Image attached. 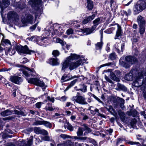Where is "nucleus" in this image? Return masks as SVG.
I'll list each match as a JSON object with an SVG mask.
<instances>
[{
    "label": "nucleus",
    "mask_w": 146,
    "mask_h": 146,
    "mask_svg": "<svg viewBox=\"0 0 146 146\" xmlns=\"http://www.w3.org/2000/svg\"><path fill=\"white\" fill-rule=\"evenodd\" d=\"M85 62L86 60L85 59H80L76 62L64 60L61 64L62 66L61 70L64 72H65L66 69L68 68L70 71L72 70L76 69L81 64H83Z\"/></svg>",
    "instance_id": "obj_1"
},
{
    "label": "nucleus",
    "mask_w": 146,
    "mask_h": 146,
    "mask_svg": "<svg viewBox=\"0 0 146 146\" xmlns=\"http://www.w3.org/2000/svg\"><path fill=\"white\" fill-rule=\"evenodd\" d=\"M124 60L125 61H121L120 60L119 62L121 65L125 68H129L131 65L137 63L138 61L135 57L131 55L126 56Z\"/></svg>",
    "instance_id": "obj_2"
},
{
    "label": "nucleus",
    "mask_w": 146,
    "mask_h": 146,
    "mask_svg": "<svg viewBox=\"0 0 146 146\" xmlns=\"http://www.w3.org/2000/svg\"><path fill=\"white\" fill-rule=\"evenodd\" d=\"M14 46L16 50L21 55H22L23 54L31 55V53H35V51L29 49L27 45L23 46L20 44L19 45L17 44H15V46Z\"/></svg>",
    "instance_id": "obj_3"
},
{
    "label": "nucleus",
    "mask_w": 146,
    "mask_h": 146,
    "mask_svg": "<svg viewBox=\"0 0 146 146\" xmlns=\"http://www.w3.org/2000/svg\"><path fill=\"white\" fill-rule=\"evenodd\" d=\"M146 9V0L140 1L135 4L133 9V13L134 15H137Z\"/></svg>",
    "instance_id": "obj_4"
},
{
    "label": "nucleus",
    "mask_w": 146,
    "mask_h": 146,
    "mask_svg": "<svg viewBox=\"0 0 146 146\" xmlns=\"http://www.w3.org/2000/svg\"><path fill=\"white\" fill-rule=\"evenodd\" d=\"M137 21L139 26V33L141 35H143L145 31L146 21L144 18L140 15L137 16Z\"/></svg>",
    "instance_id": "obj_5"
},
{
    "label": "nucleus",
    "mask_w": 146,
    "mask_h": 146,
    "mask_svg": "<svg viewBox=\"0 0 146 146\" xmlns=\"http://www.w3.org/2000/svg\"><path fill=\"white\" fill-rule=\"evenodd\" d=\"M26 79L29 83L38 86L42 87L44 86L45 85V83L43 80L41 81L38 78H26Z\"/></svg>",
    "instance_id": "obj_6"
},
{
    "label": "nucleus",
    "mask_w": 146,
    "mask_h": 146,
    "mask_svg": "<svg viewBox=\"0 0 146 146\" xmlns=\"http://www.w3.org/2000/svg\"><path fill=\"white\" fill-rule=\"evenodd\" d=\"M33 19V17L31 14H27L26 17H24L21 19V22L23 26H27V24L28 23L32 24Z\"/></svg>",
    "instance_id": "obj_7"
},
{
    "label": "nucleus",
    "mask_w": 146,
    "mask_h": 146,
    "mask_svg": "<svg viewBox=\"0 0 146 146\" xmlns=\"http://www.w3.org/2000/svg\"><path fill=\"white\" fill-rule=\"evenodd\" d=\"M72 100L76 103L82 105L88 104L86 101V99L82 96H74L72 97Z\"/></svg>",
    "instance_id": "obj_8"
},
{
    "label": "nucleus",
    "mask_w": 146,
    "mask_h": 146,
    "mask_svg": "<svg viewBox=\"0 0 146 146\" xmlns=\"http://www.w3.org/2000/svg\"><path fill=\"white\" fill-rule=\"evenodd\" d=\"M135 72L136 71L135 70H131L129 73L125 75L124 79L128 81H132L136 76Z\"/></svg>",
    "instance_id": "obj_9"
},
{
    "label": "nucleus",
    "mask_w": 146,
    "mask_h": 146,
    "mask_svg": "<svg viewBox=\"0 0 146 146\" xmlns=\"http://www.w3.org/2000/svg\"><path fill=\"white\" fill-rule=\"evenodd\" d=\"M41 0H31V2L32 3L31 7L36 11L40 12V5L41 3Z\"/></svg>",
    "instance_id": "obj_10"
},
{
    "label": "nucleus",
    "mask_w": 146,
    "mask_h": 146,
    "mask_svg": "<svg viewBox=\"0 0 146 146\" xmlns=\"http://www.w3.org/2000/svg\"><path fill=\"white\" fill-rule=\"evenodd\" d=\"M9 80L14 83L20 84L23 82V78L17 76H10Z\"/></svg>",
    "instance_id": "obj_11"
},
{
    "label": "nucleus",
    "mask_w": 146,
    "mask_h": 146,
    "mask_svg": "<svg viewBox=\"0 0 146 146\" xmlns=\"http://www.w3.org/2000/svg\"><path fill=\"white\" fill-rule=\"evenodd\" d=\"M14 43L15 44H14V42H13V49L11 48V47H9L8 48L7 47L4 48V50H5V54L6 55H7L9 53L10 55L12 56L15 54L16 52L15 50H16L15 49L14 46H15V44H16L15 42H14Z\"/></svg>",
    "instance_id": "obj_12"
},
{
    "label": "nucleus",
    "mask_w": 146,
    "mask_h": 146,
    "mask_svg": "<svg viewBox=\"0 0 146 146\" xmlns=\"http://www.w3.org/2000/svg\"><path fill=\"white\" fill-rule=\"evenodd\" d=\"M81 125L83 127H82V128L84 131H85L84 133V135L86 136L88 133L92 131L93 130L89 127L88 124L84 123L82 124H81Z\"/></svg>",
    "instance_id": "obj_13"
},
{
    "label": "nucleus",
    "mask_w": 146,
    "mask_h": 146,
    "mask_svg": "<svg viewBox=\"0 0 146 146\" xmlns=\"http://www.w3.org/2000/svg\"><path fill=\"white\" fill-rule=\"evenodd\" d=\"M80 58V56L79 55H77L75 53H71L70 55L67 57L66 59L65 60L71 61H73L74 60L81 59Z\"/></svg>",
    "instance_id": "obj_14"
},
{
    "label": "nucleus",
    "mask_w": 146,
    "mask_h": 146,
    "mask_svg": "<svg viewBox=\"0 0 146 146\" xmlns=\"http://www.w3.org/2000/svg\"><path fill=\"white\" fill-rule=\"evenodd\" d=\"M116 24L117 25V29L114 37L115 39H117L119 37L122 36L123 33L121 27L118 23H117Z\"/></svg>",
    "instance_id": "obj_15"
},
{
    "label": "nucleus",
    "mask_w": 146,
    "mask_h": 146,
    "mask_svg": "<svg viewBox=\"0 0 146 146\" xmlns=\"http://www.w3.org/2000/svg\"><path fill=\"white\" fill-rule=\"evenodd\" d=\"M95 16V15L93 14L92 15L89 16L85 17L82 21V24L85 25L88 23H90L94 19Z\"/></svg>",
    "instance_id": "obj_16"
},
{
    "label": "nucleus",
    "mask_w": 146,
    "mask_h": 146,
    "mask_svg": "<svg viewBox=\"0 0 146 146\" xmlns=\"http://www.w3.org/2000/svg\"><path fill=\"white\" fill-rule=\"evenodd\" d=\"M9 0H3L0 2V7L1 9H4L7 8L10 4Z\"/></svg>",
    "instance_id": "obj_17"
},
{
    "label": "nucleus",
    "mask_w": 146,
    "mask_h": 146,
    "mask_svg": "<svg viewBox=\"0 0 146 146\" xmlns=\"http://www.w3.org/2000/svg\"><path fill=\"white\" fill-rule=\"evenodd\" d=\"M45 38L40 37L39 36H34V39L33 40V42H36L39 45H42L43 44V40Z\"/></svg>",
    "instance_id": "obj_18"
},
{
    "label": "nucleus",
    "mask_w": 146,
    "mask_h": 146,
    "mask_svg": "<svg viewBox=\"0 0 146 146\" xmlns=\"http://www.w3.org/2000/svg\"><path fill=\"white\" fill-rule=\"evenodd\" d=\"M113 70L108 69L107 70H104V72H110V78L113 80H116L118 81L119 79L115 77V74L112 71Z\"/></svg>",
    "instance_id": "obj_19"
},
{
    "label": "nucleus",
    "mask_w": 146,
    "mask_h": 146,
    "mask_svg": "<svg viewBox=\"0 0 146 146\" xmlns=\"http://www.w3.org/2000/svg\"><path fill=\"white\" fill-rule=\"evenodd\" d=\"M81 32L84 33H86V35H88L90 34L95 30L94 27H92L91 28H85L83 29H81Z\"/></svg>",
    "instance_id": "obj_20"
},
{
    "label": "nucleus",
    "mask_w": 146,
    "mask_h": 146,
    "mask_svg": "<svg viewBox=\"0 0 146 146\" xmlns=\"http://www.w3.org/2000/svg\"><path fill=\"white\" fill-rule=\"evenodd\" d=\"M115 74V77L117 78L119 80L118 81L114 80L116 82H119L120 81L119 78L122 77L124 75V72H120L119 70H115L114 72Z\"/></svg>",
    "instance_id": "obj_21"
},
{
    "label": "nucleus",
    "mask_w": 146,
    "mask_h": 146,
    "mask_svg": "<svg viewBox=\"0 0 146 146\" xmlns=\"http://www.w3.org/2000/svg\"><path fill=\"white\" fill-rule=\"evenodd\" d=\"M86 3L87 10L89 11L92 10L94 7L93 1L92 0H86Z\"/></svg>",
    "instance_id": "obj_22"
},
{
    "label": "nucleus",
    "mask_w": 146,
    "mask_h": 146,
    "mask_svg": "<svg viewBox=\"0 0 146 146\" xmlns=\"http://www.w3.org/2000/svg\"><path fill=\"white\" fill-rule=\"evenodd\" d=\"M58 59L56 58H51L49 59V63L52 66H57L59 64V63L58 62Z\"/></svg>",
    "instance_id": "obj_23"
},
{
    "label": "nucleus",
    "mask_w": 146,
    "mask_h": 146,
    "mask_svg": "<svg viewBox=\"0 0 146 146\" xmlns=\"http://www.w3.org/2000/svg\"><path fill=\"white\" fill-rule=\"evenodd\" d=\"M132 110V109L130 110V111H128V114L129 115H132L134 117H135L139 113L136 109H134Z\"/></svg>",
    "instance_id": "obj_24"
},
{
    "label": "nucleus",
    "mask_w": 146,
    "mask_h": 146,
    "mask_svg": "<svg viewBox=\"0 0 146 146\" xmlns=\"http://www.w3.org/2000/svg\"><path fill=\"white\" fill-rule=\"evenodd\" d=\"M136 76L134 78V82H135L138 83L139 82L140 80V79L143 78V75L140 74H138L137 75V74L135 72Z\"/></svg>",
    "instance_id": "obj_25"
},
{
    "label": "nucleus",
    "mask_w": 146,
    "mask_h": 146,
    "mask_svg": "<svg viewBox=\"0 0 146 146\" xmlns=\"http://www.w3.org/2000/svg\"><path fill=\"white\" fill-rule=\"evenodd\" d=\"M14 114L19 115H21L22 116H25L27 114V112H24L22 111H19L16 110H14Z\"/></svg>",
    "instance_id": "obj_26"
},
{
    "label": "nucleus",
    "mask_w": 146,
    "mask_h": 146,
    "mask_svg": "<svg viewBox=\"0 0 146 146\" xmlns=\"http://www.w3.org/2000/svg\"><path fill=\"white\" fill-rule=\"evenodd\" d=\"M9 109H7L3 111H1V114L3 116L5 117L12 114V113Z\"/></svg>",
    "instance_id": "obj_27"
},
{
    "label": "nucleus",
    "mask_w": 146,
    "mask_h": 146,
    "mask_svg": "<svg viewBox=\"0 0 146 146\" xmlns=\"http://www.w3.org/2000/svg\"><path fill=\"white\" fill-rule=\"evenodd\" d=\"M7 45V44H9L11 47V44L10 41L8 39H4L2 40L1 41V44L2 45H4V44Z\"/></svg>",
    "instance_id": "obj_28"
},
{
    "label": "nucleus",
    "mask_w": 146,
    "mask_h": 146,
    "mask_svg": "<svg viewBox=\"0 0 146 146\" xmlns=\"http://www.w3.org/2000/svg\"><path fill=\"white\" fill-rule=\"evenodd\" d=\"M78 80L77 79H75L73 81H72L70 84L68 85V86L66 87V89L65 90V91L68 90L71 87L73 86L76 82L78 81Z\"/></svg>",
    "instance_id": "obj_29"
},
{
    "label": "nucleus",
    "mask_w": 146,
    "mask_h": 146,
    "mask_svg": "<svg viewBox=\"0 0 146 146\" xmlns=\"http://www.w3.org/2000/svg\"><path fill=\"white\" fill-rule=\"evenodd\" d=\"M100 20V17H98L94 20L93 21V23L94 25L92 27H94L95 29L98 25L99 24V22Z\"/></svg>",
    "instance_id": "obj_30"
},
{
    "label": "nucleus",
    "mask_w": 146,
    "mask_h": 146,
    "mask_svg": "<svg viewBox=\"0 0 146 146\" xmlns=\"http://www.w3.org/2000/svg\"><path fill=\"white\" fill-rule=\"evenodd\" d=\"M79 86H80L81 88H79L78 90H77L81 91L83 92H85L87 91V86L84 84H80Z\"/></svg>",
    "instance_id": "obj_31"
},
{
    "label": "nucleus",
    "mask_w": 146,
    "mask_h": 146,
    "mask_svg": "<svg viewBox=\"0 0 146 146\" xmlns=\"http://www.w3.org/2000/svg\"><path fill=\"white\" fill-rule=\"evenodd\" d=\"M88 94L90 97H93L99 102L100 103L102 104L103 103V102L99 98H98V97L96 96L94 94H92L91 92H88Z\"/></svg>",
    "instance_id": "obj_32"
},
{
    "label": "nucleus",
    "mask_w": 146,
    "mask_h": 146,
    "mask_svg": "<svg viewBox=\"0 0 146 146\" xmlns=\"http://www.w3.org/2000/svg\"><path fill=\"white\" fill-rule=\"evenodd\" d=\"M26 69L30 72V74L31 76H35V74H35L36 73L35 71L34 70L33 68L30 69L29 68L26 66L25 68Z\"/></svg>",
    "instance_id": "obj_33"
},
{
    "label": "nucleus",
    "mask_w": 146,
    "mask_h": 146,
    "mask_svg": "<svg viewBox=\"0 0 146 146\" xmlns=\"http://www.w3.org/2000/svg\"><path fill=\"white\" fill-rule=\"evenodd\" d=\"M33 136H30L29 139L28 140L27 143L25 145V146H31L33 144Z\"/></svg>",
    "instance_id": "obj_34"
},
{
    "label": "nucleus",
    "mask_w": 146,
    "mask_h": 146,
    "mask_svg": "<svg viewBox=\"0 0 146 146\" xmlns=\"http://www.w3.org/2000/svg\"><path fill=\"white\" fill-rule=\"evenodd\" d=\"M118 88L124 92H126L127 90V88L124 85H121L120 83H118Z\"/></svg>",
    "instance_id": "obj_35"
},
{
    "label": "nucleus",
    "mask_w": 146,
    "mask_h": 146,
    "mask_svg": "<svg viewBox=\"0 0 146 146\" xmlns=\"http://www.w3.org/2000/svg\"><path fill=\"white\" fill-rule=\"evenodd\" d=\"M33 130V128L32 127H29L23 130V132L27 134H29L30 133L32 132Z\"/></svg>",
    "instance_id": "obj_36"
},
{
    "label": "nucleus",
    "mask_w": 146,
    "mask_h": 146,
    "mask_svg": "<svg viewBox=\"0 0 146 146\" xmlns=\"http://www.w3.org/2000/svg\"><path fill=\"white\" fill-rule=\"evenodd\" d=\"M82 127H79L77 133L78 136H80L83 135V132Z\"/></svg>",
    "instance_id": "obj_37"
},
{
    "label": "nucleus",
    "mask_w": 146,
    "mask_h": 146,
    "mask_svg": "<svg viewBox=\"0 0 146 146\" xmlns=\"http://www.w3.org/2000/svg\"><path fill=\"white\" fill-rule=\"evenodd\" d=\"M121 15L122 16H123L125 15L127 17L129 15H130L131 13V12L130 9L128 10V13L126 11L124 10L121 11Z\"/></svg>",
    "instance_id": "obj_38"
},
{
    "label": "nucleus",
    "mask_w": 146,
    "mask_h": 146,
    "mask_svg": "<svg viewBox=\"0 0 146 146\" xmlns=\"http://www.w3.org/2000/svg\"><path fill=\"white\" fill-rule=\"evenodd\" d=\"M66 146H74V142L70 140L66 141L64 142Z\"/></svg>",
    "instance_id": "obj_39"
},
{
    "label": "nucleus",
    "mask_w": 146,
    "mask_h": 146,
    "mask_svg": "<svg viewBox=\"0 0 146 146\" xmlns=\"http://www.w3.org/2000/svg\"><path fill=\"white\" fill-rule=\"evenodd\" d=\"M16 5L17 8L20 9L21 10H23L25 8L23 4L20 2H17L16 4Z\"/></svg>",
    "instance_id": "obj_40"
},
{
    "label": "nucleus",
    "mask_w": 146,
    "mask_h": 146,
    "mask_svg": "<svg viewBox=\"0 0 146 146\" xmlns=\"http://www.w3.org/2000/svg\"><path fill=\"white\" fill-rule=\"evenodd\" d=\"M115 30L114 27H111L108 28L104 31V32L107 34H111L112 33L113 31Z\"/></svg>",
    "instance_id": "obj_41"
},
{
    "label": "nucleus",
    "mask_w": 146,
    "mask_h": 146,
    "mask_svg": "<svg viewBox=\"0 0 146 146\" xmlns=\"http://www.w3.org/2000/svg\"><path fill=\"white\" fill-rule=\"evenodd\" d=\"M90 143H92L94 146H98V143L96 141L92 138H88Z\"/></svg>",
    "instance_id": "obj_42"
},
{
    "label": "nucleus",
    "mask_w": 146,
    "mask_h": 146,
    "mask_svg": "<svg viewBox=\"0 0 146 146\" xmlns=\"http://www.w3.org/2000/svg\"><path fill=\"white\" fill-rule=\"evenodd\" d=\"M43 125H44L45 126L48 127L49 128H51L52 127V125L49 122L43 120Z\"/></svg>",
    "instance_id": "obj_43"
},
{
    "label": "nucleus",
    "mask_w": 146,
    "mask_h": 146,
    "mask_svg": "<svg viewBox=\"0 0 146 146\" xmlns=\"http://www.w3.org/2000/svg\"><path fill=\"white\" fill-rule=\"evenodd\" d=\"M137 122V120L136 119L134 118L132 119L130 122V125L132 128H133Z\"/></svg>",
    "instance_id": "obj_44"
},
{
    "label": "nucleus",
    "mask_w": 146,
    "mask_h": 146,
    "mask_svg": "<svg viewBox=\"0 0 146 146\" xmlns=\"http://www.w3.org/2000/svg\"><path fill=\"white\" fill-rule=\"evenodd\" d=\"M69 74H64L62 76L61 80L63 81V82H65L64 81L66 80L65 79L66 78H68V79L71 78V76H68Z\"/></svg>",
    "instance_id": "obj_45"
},
{
    "label": "nucleus",
    "mask_w": 146,
    "mask_h": 146,
    "mask_svg": "<svg viewBox=\"0 0 146 146\" xmlns=\"http://www.w3.org/2000/svg\"><path fill=\"white\" fill-rule=\"evenodd\" d=\"M60 54V53L57 50H54L52 51V54L56 58L59 56Z\"/></svg>",
    "instance_id": "obj_46"
},
{
    "label": "nucleus",
    "mask_w": 146,
    "mask_h": 146,
    "mask_svg": "<svg viewBox=\"0 0 146 146\" xmlns=\"http://www.w3.org/2000/svg\"><path fill=\"white\" fill-rule=\"evenodd\" d=\"M112 64L111 62H109L108 63H106L104 64H102L101 65H100V66L98 67H97V70H98L99 71L100 69L101 68L103 67L106 66H109L111 65Z\"/></svg>",
    "instance_id": "obj_47"
},
{
    "label": "nucleus",
    "mask_w": 146,
    "mask_h": 146,
    "mask_svg": "<svg viewBox=\"0 0 146 146\" xmlns=\"http://www.w3.org/2000/svg\"><path fill=\"white\" fill-rule=\"evenodd\" d=\"M127 143L131 145L136 144L138 146H141V144L139 142L129 141L127 142Z\"/></svg>",
    "instance_id": "obj_48"
},
{
    "label": "nucleus",
    "mask_w": 146,
    "mask_h": 146,
    "mask_svg": "<svg viewBox=\"0 0 146 146\" xmlns=\"http://www.w3.org/2000/svg\"><path fill=\"white\" fill-rule=\"evenodd\" d=\"M88 137H83L80 136H75L74 138L75 139L78 140H86Z\"/></svg>",
    "instance_id": "obj_49"
},
{
    "label": "nucleus",
    "mask_w": 146,
    "mask_h": 146,
    "mask_svg": "<svg viewBox=\"0 0 146 146\" xmlns=\"http://www.w3.org/2000/svg\"><path fill=\"white\" fill-rule=\"evenodd\" d=\"M115 54V52H113L110 54L109 55V58H110L111 60L115 59L116 58Z\"/></svg>",
    "instance_id": "obj_50"
},
{
    "label": "nucleus",
    "mask_w": 146,
    "mask_h": 146,
    "mask_svg": "<svg viewBox=\"0 0 146 146\" xmlns=\"http://www.w3.org/2000/svg\"><path fill=\"white\" fill-rule=\"evenodd\" d=\"M67 129L70 131L73 130L74 128L73 126L70 124L69 122L67 123Z\"/></svg>",
    "instance_id": "obj_51"
},
{
    "label": "nucleus",
    "mask_w": 146,
    "mask_h": 146,
    "mask_svg": "<svg viewBox=\"0 0 146 146\" xmlns=\"http://www.w3.org/2000/svg\"><path fill=\"white\" fill-rule=\"evenodd\" d=\"M23 71V74L26 76V78L29 77H30V74L27 71H26L20 69L19 70H22Z\"/></svg>",
    "instance_id": "obj_52"
},
{
    "label": "nucleus",
    "mask_w": 146,
    "mask_h": 146,
    "mask_svg": "<svg viewBox=\"0 0 146 146\" xmlns=\"http://www.w3.org/2000/svg\"><path fill=\"white\" fill-rule=\"evenodd\" d=\"M15 15H16V13L13 12H11L10 13L8 14V19H11L13 18V16H15Z\"/></svg>",
    "instance_id": "obj_53"
},
{
    "label": "nucleus",
    "mask_w": 146,
    "mask_h": 146,
    "mask_svg": "<svg viewBox=\"0 0 146 146\" xmlns=\"http://www.w3.org/2000/svg\"><path fill=\"white\" fill-rule=\"evenodd\" d=\"M60 137L64 139H65L66 138H71V136H70V135L64 134H61L60 135Z\"/></svg>",
    "instance_id": "obj_54"
},
{
    "label": "nucleus",
    "mask_w": 146,
    "mask_h": 146,
    "mask_svg": "<svg viewBox=\"0 0 146 146\" xmlns=\"http://www.w3.org/2000/svg\"><path fill=\"white\" fill-rule=\"evenodd\" d=\"M43 103L42 102H39L36 103L35 104V107L39 109L41 107Z\"/></svg>",
    "instance_id": "obj_55"
},
{
    "label": "nucleus",
    "mask_w": 146,
    "mask_h": 146,
    "mask_svg": "<svg viewBox=\"0 0 146 146\" xmlns=\"http://www.w3.org/2000/svg\"><path fill=\"white\" fill-rule=\"evenodd\" d=\"M103 44V42H102V40H101V42H98L96 44V46L98 47L99 49H101L102 48V46Z\"/></svg>",
    "instance_id": "obj_56"
},
{
    "label": "nucleus",
    "mask_w": 146,
    "mask_h": 146,
    "mask_svg": "<svg viewBox=\"0 0 146 146\" xmlns=\"http://www.w3.org/2000/svg\"><path fill=\"white\" fill-rule=\"evenodd\" d=\"M43 121H36L34 123V125H43Z\"/></svg>",
    "instance_id": "obj_57"
},
{
    "label": "nucleus",
    "mask_w": 146,
    "mask_h": 146,
    "mask_svg": "<svg viewBox=\"0 0 146 146\" xmlns=\"http://www.w3.org/2000/svg\"><path fill=\"white\" fill-rule=\"evenodd\" d=\"M105 78L106 80L108 82L111 84H113V82L106 75H105Z\"/></svg>",
    "instance_id": "obj_58"
},
{
    "label": "nucleus",
    "mask_w": 146,
    "mask_h": 146,
    "mask_svg": "<svg viewBox=\"0 0 146 146\" xmlns=\"http://www.w3.org/2000/svg\"><path fill=\"white\" fill-rule=\"evenodd\" d=\"M126 141L125 138H118L116 141V144L118 145L119 143H121V141Z\"/></svg>",
    "instance_id": "obj_59"
},
{
    "label": "nucleus",
    "mask_w": 146,
    "mask_h": 146,
    "mask_svg": "<svg viewBox=\"0 0 146 146\" xmlns=\"http://www.w3.org/2000/svg\"><path fill=\"white\" fill-rule=\"evenodd\" d=\"M41 129L39 128L35 127L34 129V131L36 134H40Z\"/></svg>",
    "instance_id": "obj_60"
},
{
    "label": "nucleus",
    "mask_w": 146,
    "mask_h": 146,
    "mask_svg": "<svg viewBox=\"0 0 146 146\" xmlns=\"http://www.w3.org/2000/svg\"><path fill=\"white\" fill-rule=\"evenodd\" d=\"M44 109L46 110V111H52L54 108H53L52 107H50L49 106L48 107L46 106L44 108Z\"/></svg>",
    "instance_id": "obj_61"
},
{
    "label": "nucleus",
    "mask_w": 146,
    "mask_h": 146,
    "mask_svg": "<svg viewBox=\"0 0 146 146\" xmlns=\"http://www.w3.org/2000/svg\"><path fill=\"white\" fill-rule=\"evenodd\" d=\"M23 62H21V63L22 64H25L29 61V60L26 57L23 58Z\"/></svg>",
    "instance_id": "obj_62"
},
{
    "label": "nucleus",
    "mask_w": 146,
    "mask_h": 146,
    "mask_svg": "<svg viewBox=\"0 0 146 146\" xmlns=\"http://www.w3.org/2000/svg\"><path fill=\"white\" fill-rule=\"evenodd\" d=\"M73 30L72 29H69L66 31V33L68 35H70L73 33Z\"/></svg>",
    "instance_id": "obj_63"
},
{
    "label": "nucleus",
    "mask_w": 146,
    "mask_h": 146,
    "mask_svg": "<svg viewBox=\"0 0 146 146\" xmlns=\"http://www.w3.org/2000/svg\"><path fill=\"white\" fill-rule=\"evenodd\" d=\"M119 115L121 119L123 120H124L125 118V115L123 112H121L120 113H119Z\"/></svg>",
    "instance_id": "obj_64"
}]
</instances>
